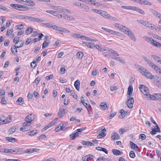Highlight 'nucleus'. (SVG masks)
<instances>
[{"mask_svg":"<svg viewBox=\"0 0 161 161\" xmlns=\"http://www.w3.org/2000/svg\"><path fill=\"white\" fill-rule=\"evenodd\" d=\"M6 140L8 141L9 142L13 143L17 141V140L15 138L11 137H6Z\"/></svg>","mask_w":161,"mask_h":161,"instance_id":"nucleus-34","label":"nucleus"},{"mask_svg":"<svg viewBox=\"0 0 161 161\" xmlns=\"http://www.w3.org/2000/svg\"><path fill=\"white\" fill-rule=\"evenodd\" d=\"M139 14H145V12L144 11H135V12L132 14L136 15H139Z\"/></svg>","mask_w":161,"mask_h":161,"instance_id":"nucleus-37","label":"nucleus"},{"mask_svg":"<svg viewBox=\"0 0 161 161\" xmlns=\"http://www.w3.org/2000/svg\"><path fill=\"white\" fill-rule=\"evenodd\" d=\"M150 44L153 46L159 48L161 49V44L155 40L153 39L151 42H150Z\"/></svg>","mask_w":161,"mask_h":161,"instance_id":"nucleus-10","label":"nucleus"},{"mask_svg":"<svg viewBox=\"0 0 161 161\" xmlns=\"http://www.w3.org/2000/svg\"><path fill=\"white\" fill-rule=\"evenodd\" d=\"M33 31V29L31 27H28L26 30L25 32L27 34L31 33Z\"/></svg>","mask_w":161,"mask_h":161,"instance_id":"nucleus-42","label":"nucleus"},{"mask_svg":"<svg viewBox=\"0 0 161 161\" xmlns=\"http://www.w3.org/2000/svg\"><path fill=\"white\" fill-rule=\"evenodd\" d=\"M87 159H86L87 160L89 161L92 159L94 157V156L92 154H89L88 155H87Z\"/></svg>","mask_w":161,"mask_h":161,"instance_id":"nucleus-55","label":"nucleus"},{"mask_svg":"<svg viewBox=\"0 0 161 161\" xmlns=\"http://www.w3.org/2000/svg\"><path fill=\"white\" fill-rule=\"evenodd\" d=\"M147 27L152 30L155 29L156 30H157L158 28V27L153 24H150L149 23Z\"/></svg>","mask_w":161,"mask_h":161,"instance_id":"nucleus-26","label":"nucleus"},{"mask_svg":"<svg viewBox=\"0 0 161 161\" xmlns=\"http://www.w3.org/2000/svg\"><path fill=\"white\" fill-rule=\"evenodd\" d=\"M53 29H55L57 31H60L63 32H67V31L65 29L61 27L57 26L55 25H53Z\"/></svg>","mask_w":161,"mask_h":161,"instance_id":"nucleus-13","label":"nucleus"},{"mask_svg":"<svg viewBox=\"0 0 161 161\" xmlns=\"http://www.w3.org/2000/svg\"><path fill=\"white\" fill-rule=\"evenodd\" d=\"M50 9H54V10H63V8L60 6H54L53 5H50Z\"/></svg>","mask_w":161,"mask_h":161,"instance_id":"nucleus-23","label":"nucleus"},{"mask_svg":"<svg viewBox=\"0 0 161 161\" xmlns=\"http://www.w3.org/2000/svg\"><path fill=\"white\" fill-rule=\"evenodd\" d=\"M130 30L127 27L122 25V27H121V29L119 30L123 32L124 33L126 34L127 33L128 31H129Z\"/></svg>","mask_w":161,"mask_h":161,"instance_id":"nucleus-25","label":"nucleus"},{"mask_svg":"<svg viewBox=\"0 0 161 161\" xmlns=\"http://www.w3.org/2000/svg\"><path fill=\"white\" fill-rule=\"evenodd\" d=\"M90 45L89 46V48H93L95 47V45L93 42H90Z\"/></svg>","mask_w":161,"mask_h":161,"instance_id":"nucleus-64","label":"nucleus"},{"mask_svg":"<svg viewBox=\"0 0 161 161\" xmlns=\"http://www.w3.org/2000/svg\"><path fill=\"white\" fill-rule=\"evenodd\" d=\"M37 133V131L36 130H33L32 131L29 132V135L30 136H34L36 135Z\"/></svg>","mask_w":161,"mask_h":161,"instance_id":"nucleus-46","label":"nucleus"},{"mask_svg":"<svg viewBox=\"0 0 161 161\" xmlns=\"http://www.w3.org/2000/svg\"><path fill=\"white\" fill-rule=\"evenodd\" d=\"M75 4L81 9L88 10L89 9V7L85 4L77 2L75 3Z\"/></svg>","mask_w":161,"mask_h":161,"instance_id":"nucleus-7","label":"nucleus"},{"mask_svg":"<svg viewBox=\"0 0 161 161\" xmlns=\"http://www.w3.org/2000/svg\"><path fill=\"white\" fill-rule=\"evenodd\" d=\"M139 138L142 140H145L146 138L145 135L143 134H141L139 135Z\"/></svg>","mask_w":161,"mask_h":161,"instance_id":"nucleus-49","label":"nucleus"},{"mask_svg":"<svg viewBox=\"0 0 161 161\" xmlns=\"http://www.w3.org/2000/svg\"><path fill=\"white\" fill-rule=\"evenodd\" d=\"M40 80V78H37L35 79V80L34 82V84L36 85H37V84L39 83Z\"/></svg>","mask_w":161,"mask_h":161,"instance_id":"nucleus-54","label":"nucleus"},{"mask_svg":"<svg viewBox=\"0 0 161 161\" xmlns=\"http://www.w3.org/2000/svg\"><path fill=\"white\" fill-rule=\"evenodd\" d=\"M68 99H65L64 101V104L65 105H67L69 103V102L70 99L69 97H68Z\"/></svg>","mask_w":161,"mask_h":161,"instance_id":"nucleus-62","label":"nucleus"},{"mask_svg":"<svg viewBox=\"0 0 161 161\" xmlns=\"http://www.w3.org/2000/svg\"><path fill=\"white\" fill-rule=\"evenodd\" d=\"M126 34L134 42L136 41V38L131 30H130L129 31H128L127 33Z\"/></svg>","mask_w":161,"mask_h":161,"instance_id":"nucleus-9","label":"nucleus"},{"mask_svg":"<svg viewBox=\"0 0 161 161\" xmlns=\"http://www.w3.org/2000/svg\"><path fill=\"white\" fill-rule=\"evenodd\" d=\"M10 6L13 8L14 9H17L18 10H22L21 9H19L18 8H25V6L20 5L17 4H11L10 5Z\"/></svg>","mask_w":161,"mask_h":161,"instance_id":"nucleus-14","label":"nucleus"},{"mask_svg":"<svg viewBox=\"0 0 161 161\" xmlns=\"http://www.w3.org/2000/svg\"><path fill=\"white\" fill-rule=\"evenodd\" d=\"M143 39L148 42H151L153 41V39L151 37H149L147 36H144L143 37Z\"/></svg>","mask_w":161,"mask_h":161,"instance_id":"nucleus-32","label":"nucleus"},{"mask_svg":"<svg viewBox=\"0 0 161 161\" xmlns=\"http://www.w3.org/2000/svg\"><path fill=\"white\" fill-rule=\"evenodd\" d=\"M130 158H134L136 157L135 154L133 151H130Z\"/></svg>","mask_w":161,"mask_h":161,"instance_id":"nucleus-47","label":"nucleus"},{"mask_svg":"<svg viewBox=\"0 0 161 161\" xmlns=\"http://www.w3.org/2000/svg\"><path fill=\"white\" fill-rule=\"evenodd\" d=\"M36 66V62L35 61H33L31 64V66L33 68H35V67Z\"/></svg>","mask_w":161,"mask_h":161,"instance_id":"nucleus-50","label":"nucleus"},{"mask_svg":"<svg viewBox=\"0 0 161 161\" xmlns=\"http://www.w3.org/2000/svg\"><path fill=\"white\" fill-rule=\"evenodd\" d=\"M95 47H96L97 49H98L100 51L103 52V51H106L107 50L106 49H103L99 45L97 44H96L95 45Z\"/></svg>","mask_w":161,"mask_h":161,"instance_id":"nucleus-45","label":"nucleus"},{"mask_svg":"<svg viewBox=\"0 0 161 161\" xmlns=\"http://www.w3.org/2000/svg\"><path fill=\"white\" fill-rule=\"evenodd\" d=\"M41 25L43 26L49 28H53V25L49 23H42L41 24Z\"/></svg>","mask_w":161,"mask_h":161,"instance_id":"nucleus-35","label":"nucleus"},{"mask_svg":"<svg viewBox=\"0 0 161 161\" xmlns=\"http://www.w3.org/2000/svg\"><path fill=\"white\" fill-rule=\"evenodd\" d=\"M16 130V128L15 127H12L9 130V132L12 134L15 132Z\"/></svg>","mask_w":161,"mask_h":161,"instance_id":"nucleus-44","label":"nucleus"},{"mask_svg":"<svg viewBox=\"0 0 161 161\" xmlns=\"http://www.w3.org/2000/svg\"><path fill=\"white\" fill-rule=\"evenodd\" d=\"M120 113H121V117L119 116L121 119H122L124 118L126 115V114L127 112L125 111L123 109H121L120 111Z\"/></svg>","mask_w":161,"mask_h":161,"instance_id":"nucleus-33","label":"nucleus"},{"mask_svg":"<svg viewBox=\"0 0 161 161\" xmlns=\"http://www.w3.org/2000/svg\"><path fill=\"white\" fill-rule=\"evenodd\" d=\"M155 82L158 88L161 89V77H158L156 79Z\"/></svg>","mask_w":161,"mask_h":161,"instance_id":"nucleus-15","label":"nucleus"},{"mask_svg":"<svg viewBox=\"0 0 161 161\" xmlns=\"http://www.w3.org/2000/svg\"><path fill=\"white\" fill-rule=\"evenodd\" d=\"M130 147L132 148L133 149L135 150H137L138 149V147L136 144L132 142H130Z\"/></svg>","mask_w":161,"mask_h":161,"instance_id":"nucleus-30","label":"nucleus"},{"mask_svg":"<svg viewBox=\"0 0 161 161\" xmlns=\"http://www.w3.org/2000/svg\"><path fill=\"white\" fill-rule=\"evenodd\" d=\"M83 98L84 97H81V102L83 104V105L86 108L87 111H88V108H89V106H90V104L89 103H85L84 100L83 99Z\"/></svg>","mask_w":161,"mask_h":161,"instance_id":"nucleus-27","label":"nucleus"},{"mask_svg":"<svg viewBox=\"0 0 161 161\" xmlns=\"http://www.w3.org/2000/svg\"><path fill=\"white\" fill-rule=\"evenodd\" d=\"M95 12L98 14H99L103 17L109 18L110 17V16L108 13L104 11H94Z\"/></svg>","mask_w":161,"mask_h":161,"instance_id":"nucleus-6","label":"nucleus"},{"mask_svg":"<svg viewBox=\"0 0 161 161\" xmlns=\"http://www.w3.org/2000/svg\"><path fill=\"white\" fill-rule=\"evenodd\" d=\"M114 25V26L118 28L119 30H120L121 29V27H122V25L118 23H115Z\"/></svg>","mask_w":161,"mask_h":161,"instance_id":"nucleus-48","label":"nucleus"},{"mask_svg":"<svg viewBox=\"0 0 161 161\" xmlns=\"http://www.w3.org/2000/svg\"><path fill=\"white\" fill-rule=\"evenodd\" d=\"M34 120V115L32 114L29 115H27L25 119V121H28L31 123L32 121Z\"/></svg>","mask_w":161,"mask_h":161,"instance_id":"nucleus-11","label":"nucleus"},{"mask_svg":"<svg viewBox=\"0 0 161 161\" xmlns=\"http://www.w3.org/2000/svg\"><path fill=\"white\" fill-rule=\"evenodd\" d=\"M3 121L4 122V124L7 123L11 121L12 119L11 117H3Z\"/></svg>","mask_w":161,"mask_h":161,"instance_id":"nucleus-21","label":"nucleus"},{"mask_svg":"<svg viewBox=\"0 0 161 161\" xmlns=\"http://www.w3.org/2000/svg\"><path fill=\"white\" fill-rule=\"evenodd\" d=\"M20 131H28V129L26 126H23L20 128Z\"/></svg>","mask_w":161,"mask_h":161,"instance_id":"nucleus-59","label":"nucleus"},{"mask_svg":"<svg viewBox=\"0 0 161 161\" xmlns=\"http://www.w3.org/2000/svg\"><path fill=\"white\" fill-rule=\"evenodd\" d=\"M140 72L146 77L151 79L154 78V76L152 75L151 73L146 69L142 66H140L138 68Z\"/></svg>","mask_w":161,"mask_h":161,"instance_id":"nucleus-2","label":"nucleus"},{"mask_svg":"<svg viewBox=\"0 0 161 161\" xmlns=\"http://www.w3.org/2000/svg\"><path fill=\"white\" fill-rule=\"evenodd\" d=\"M154 69L157 73L161 75V69L158 68V66H156Z\"/></svg>","mask_w":161,"mask_h":161,"instance_id":"nucleus-41","label":"nucleus"},{"mask_svg":"<svg viewBox=\"0 0 161 161\" xmlns=\"http://www.w3.org/2000/svg\"><path fill=\"white\" fill-rule=\"evenodd\" d=\"M121 8L124 9H126L131 10H142L141 9H138L137 7L135 6H121Z\"/></svg>","mask_w":161,"mask_h":161,"instance_id":"nucleus-12","label":"nucleus"},{"mask_svg":"<svg viewBox=\"0 0 161 161\" xmlns=\"http://www.w3.org/2000/svg\"><path fill=\"white\" fill-rule=\"evenodd\" d=\"M119 138L118 134L115 132H114L111 136L112 140H115L119 139Z\"/></svg>","mask_w":161,"mask_h":161,"instance_id":"nucleus-16","label":"nucleus"},{"mask_svg":"<svg viewBox=\"0 0 161 161\" xmlns=\"http://www.w3.org/2000/svg\"><path fill=\"white\" fill-rule=\"evenodd\" d=\"M133 91V87L132 86H130L128 89V92H127V97H130V96L132 92Z\"/></svg>","mask_w":161,"mask_h":161,"instance_id":"nucleus-28","label":"nucleus"},{"mask_svg":"<svg viewBox=\"0 0 161 161\" xmlns=\"http://www.w3.org/2000/svg\"><path fill=\"white\" fill-rule=\"evenodd\" d=\"M100 107L103 110H105L107 107V104L105 103H101L100 104Z\"/></svg>","mask_w":161,"mask_h":161,"instance_id":"nucleus-39","label":"nucleus"},{"mask_svg":"<svg viewBox=\"0 0 161 161\" xmlns=\"http://www.w3.org/2000/svg\"><path fill=\"white\" fill-rule=\"evenodd\" d=\"M151 56L155 61L161 64V57L154 55H152Z\"/></svg>","mask_w":161,"mask_h":161,"instance_id":"nucleus-18","label":"nucleus"},{"mask_svg":"<svg viewBox=\"0 0 161 161\" xmlns=\"http://www.w3.org/2000/svg\"><path fill=\"white\" fill-rule=\"evenodd\" d=\"M113 153L115 155H119L122 154V153L119 150L116 149H113L112 150Z\"/></svg>","mask_w":161,"mask_h":161,"instance_id":"nucleus-24","label":"nucleus"},{"mask_svg":"<svg viewBox=\"0 0 161 161\" xmlns=\"http://www.w3.org/2000/svg\"><path fill=\"white\" fill-rule=\"evenodd\" d=\"M147 63L153 69H154L157 66L154 63L152 62L150 60H149V62H147Z\"/></svg>","mask_w":161,"mask_h":161,"instance_id":"nucleus-38","label":"nucleus"},{"mask_svg":"<svg viewBox=\"0 0 161 161\" xmlns=\"http://www.w3.org/2000/svg\"><path fill=\"white\" fill-rule=\"evenodd\" d=\"M77 57L79 58H81L83 56V54L81 52H79L77 54Z\"/></svg>","mask_w":161,"mask_h":161,"instance_id":"nucleus-52","label":"nucleus"},{"mask_svg":"<svg viewBox=\"0 0 161 161\" xmlns=\"http://www.w3.org/2000/svg\"><path fill=\"white\" fill-rule=\"evenodd\" d=\"M21 18L22 19H25L28 20H29L32 22H36L37 23H40L45 21L44 20H43L41 19L26 15L21 16Z\"/></svg>","mask_w":161,"mask_h":161,"instance_id":"nucleus-3","label":"nucleus"},{"mask_svg":"<svg viewBox=\"0 0 161 161\" xmlns=\"http://www.w3.org/2000/svg\"><path fill=\"white\" fill-rule=\"evenodd\" d=\"M48 44V42H47L46 40L44 41L43 44H42V48H45L47 45Z\"/></svg>","mask_w":161,"mask_h":161,"instance_id":"nucleus-56","label":"nucleus"},{"mask_svg":"<svg viewBox=\"0 0 161 161\" xmlns=\"http://www.w3.org/2000/svg\"><path fill=\"white\" fill-rule=\"evenodd\" d=\"M107 51L110 52L112 53H113L115 55H117V56H119V55L118 53L117 52L114 51V50L112 49H108V50H107Z\"/></svg>","mask_w":161,"mask_h":161,"instance_id":"nucleus-40","label":"nucleus"},{"mask_svg":"<svg viewBox=\"0 0 161 161\" xmlns=\"http://www.w3.org/2000/svg\"><path fill=\"white\" fill-rule=\"evenodd\" d=\"M152 13L154 16L156 18H159L160 19V20L159 21V23L161 24V14L160 13H158L156 11H152Z\"/></svg>","mask_w":161,"mask_h":161,"instance_id":"nucleus-19","label":"nucleus"},{"mask_svg":"<svg viewBox=\"0 0 161 161\" xmlns=\"http://www.w3.org/2000/svg\"><path fill=\"white\" fill-rule=\"evenodd\" d=\"M129 98L126 101L125 103L128 108L131 109L133 107V104L134 102V99L132 97H128Z\"/></svg>","mask_w":161,"mask_h":161,"instance_id":"nucleus-4","label":"nucleus"},{"mask_svg":"<svg viewBox=\"0 0 161 161\" xmlns=\"http://www.w3.org/2000/svg\"><path fill=\"white\" fill-rule=\"evenodd\" d=\"M117 113L115 112L112 113L110 115V116L109 117H108V118H109V119H111L114 117L116 114Z\"/></svg>","mask_w":161,"mask_h":161,"instance_id":"nucleus-61","label":"nucleus"},{"mask_svg":"<svg viewBox=\"0 0 161 161\" xmlns=\"http://www.w3.org/2000/svg\"><path fill=\"white\" fill-rule=\"evenodd\" d=\"M46 12L59 18L62 17V15L58 12L56 11H46Z\"/></svg>","mask_w":161,"mask_h":161,"instance_id":"nucleus-8","label":"nucleus"},{"mask_svg":"<svg viewBox=\"0 0 161 161\" xmlns=\"http://www.w3.org/2000/svg\"><path fill=\"white\" fill-rule=\"evenodd\" d=\"M116 60H117L120 62L121 63H122L123 64H125V62L124 61V60L121 58H120L119 57H117L116 58Z\"/></svg>","mask_w":161,"mask_h":161,"instance_id":"nucleus-51","label":"nucleus"},{"mask_svg":"<svg viewBox=\"0 0 161 161\" xmlns=\"http://www.w3.org/2000/svg\"><path fill=\"white\" fill-rule=\"evenodd\" d=\"M5 93V90H3L1 91L0 92V93L1 94L0 95V97L4 96Z\"/></svg>","mask_w":161,"mask_h":161,"instance_id":"nucleus-60","label":"nucleus"},{"mask_svg":"<svg viewBox=\"0 0 161 161\" xmlns=\"http://www.w3.org/2000/svg\"><path fill=\"white\" fill-rule=\"evenodd\" d=\"M151 96L150 100H158L161 102V93H155Z\"/></svg>","mask_w":161,"mask_h":161,"instance_id":"nucleus-5","label":"nucleus"},{"mask_svg":"<svg viewBox=\"0 0 161 161\" xmlns=\"http://www.w3.org/2000/svg\"><path fill=\"white\" fill-rule=\"evenodd\" d=\"M81 143L82 144H83L84 145H85L86 146H94V144L93 143H92L89 141H83L81 142Z\"/></svg>","mask_w":161,"mask_h":161,"instance_id":"nucleus-29","label":"nucleus"},{"mask_svg":"<svg viewBox=\"0 0 161 161\" xmlns=\"http://www.w3.org/2000/svg\"><path fill=\"white\" fill-rule=\"evenodd\" d=\"M72 134V135H71V140H74L76 137L78 136L79 135V134L78 132H76L74 133H73Z\"/></svg>","mask_w":161,"mask_h":161,"instance_id":"nucleus-36","label":"nucleus"},{"mask_svg":"<svg viewBox=\"0 0 161 161\" xmlns=\"http://www.w3.org/2000/svg\"><path fill=\"white\" fill-rule=\"evenodd\" d=\"M65 113V110L64 108H60L58 113V115L59 118H61L63 116V114Z\"/></svg>","mask_w":161,"mask_h":161,"instance_id":"nucleus-17","label":"nucleus"},{"mask_svg":"<svg viewBox=\"0 0 161 161\" xmlns=\"http://www.w3.org/2000/svg\"><path fill=\"white\" fill-rule=\"evenodd\" d=\"M71 95L73 96L75 99H77V96L76 95L74 91L72 90H71Z\"/></svg>","mask_w":161,"mask_h":161,"instance_id":"nucleus-57","label":"nucleus"},{"mask_svg":"<svg viewBox=\"0 0 161 161\" xmlns=\"http://www.w3.org/2000/svg\"><path fill=\"white\" fill-rule=\"evenodd\" d=\"M138 3L145 5H150L152 4L151 2L146 0H139Z\"/></svg>","mask_w":161,"mask_h":161,"instance_id":"nucleus-22","label":"nucleus"},{"mask_svg":"<svg viewBox=\"0 0 161 161\" xmlns=\"http://www.w3.org/2000/svg\"><path fill=\"white\" fill-rule=\"evenodd\" d=\"M139 88L144 95L146 96V99L150 100V99L151 98L152 95L149 93V90L148 88L146 86L142 85H139Z\"/></svg>","mask_w":161,"mask_h":161,"instance_id":"nucleus-1","label":"nucleus"},{"mask_svg":"<svg viewBox=\"0 0 161 161\" xmlns=\"http://www.w3.org/2000/svg\"><path fill=\"white\" fill-rule=\"evenodd\" d=\"M25 122L23 123V126H29L30 125V123L28 121H25Z\"/></svg>","mask_w":161,"mask_h":161,"instance_id":"nucleus-63","label":"nucleus"},{"mask_svg":"<svg viewBox=\"0 0 161 161\" xmlns=\"http://www.w3.org/2000/svg\"><path fill=\"white\" fill-rule=\"evenodd\" d=\"M96 7L99 8H102L105 7L107 5L106 4H104L99 2H97Z\"/></svg>","mask_w":161,"mask_h":161,"instance_id":"nucleus-43","label":"nucleus"},{"mask_svg":"<svg viewBox=\"0 0 161 161\" xmlns=\"http://www.w3.org/2000/svg\"><path fill=\"white\" fill-rule=\"evenodd\" d=\"M80 82L79 80H76L74 83V86L76 89L79 91L80 88Z\"/></svg>","mask_w":161,"mask_h":161,"instance_id":"nucleus-20","label":"nucleus"},{"mask_svg":"<svg viewBox=\"0 0 161 161\" xmlns=\"http://www.w3.org/2000/svg\"><path fill=\"white\" fill-rule=\"evenodd\" d=\"M80 34L74 33L72 34L71 36L72 37H74L76 38H79L80 37Z\"/></svg>","mask_w":161,"mask_h":161,"instance_id":"nucleus-53","label":"nucleus"},{"mask_svg":"<svg viewBox=\"0 0 161 161\" xmlns=\"http://www.w3.org/2000/svg\"><path fill=\"white\" fill-rule=\"evenodd\" d=\"M25 2V4L27 5L34 6L35 5V3L31 0H26Z\"/></svg>","mask_w":161,"mask_h":161,"instance_id":"nucleus-31","label":"nucleus"},{"mask_svg":"<svg viewBox=\"0 0 161 161\" xmlns=\"http://www.w3.org/2000/svg\"><path fill=\"white\" fill-rule=\"evenodd\" d=\"M0 97L1 98V103L4 104H5L6 103V100L4 98L5 97Z\"/></svg>","mask_w":161,"mask_h":161,"instance_id":"nucleus-58","label":"nucleus"}]
</instances>
